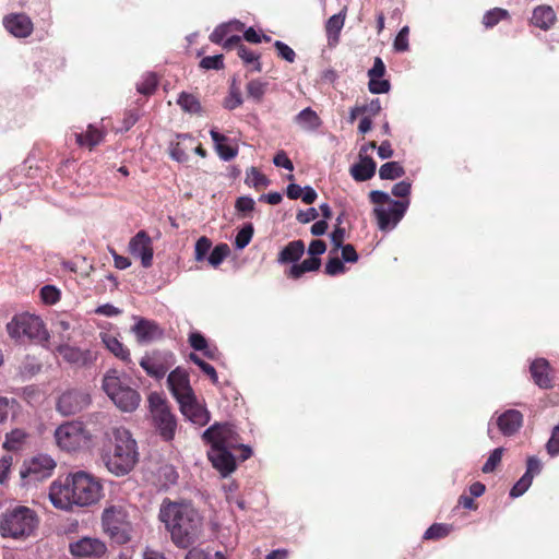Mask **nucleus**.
Returning <instances> with one entry per match:
<instances>
[{
	"instance_id": "obj_1",
	"label": "nucleus",
	"mask_w": 559,
	"mask_h": 559,
	"mask_svg": "<svg viewBox=\"0 0 559 559\" xmlns=\"http://www.w3.org/2000/svg\"><path fill=\"white\" fill-rule=\"evenodd\" d=\"M158 518L169 532L173 543L180 548L193 545L203 530L202 515L188 502L165 499L160 504Z\"/></svg>"
},
{
	"instance_id": "obj_2",
	"label": "nucleus",
	"mask_w": 559,
	"mask_h": 559,
	"mask_svg": "<svg viewBox=\"0 0 559 559\" xmlns=\"http://www.w3.org/2000/svg\"><path fill=\"white\" fill-rule=\"evenodd\" d=\"M102 487L90 474L76 472L69 475L63 484L50 486L51 503L61 510H70L72 506L86 507L98 501Z\"/></svg>"
},
{
	"instance_id": "obj_3",
	"label": "nucleus",
	"mask_w": 559,
	"mask_h": 559,
	"mask_svg": "<svg viewBox=\"0 0 559 559\" xmlns=\"http://www.w3.org/2000/svg\"><path fill=\"white\" fill-rule=\"evenodd\" d=\"M138 459L136 442L130 431L123 427L114 428L103 454L107 469L116 476H123L135 466Z\"/></svg>"
},
{
	"instance_id": "obj_4",
	"label": "nucleus",
	"mask_w": 559,
	"mask_h": 559,
	"mask_svg": "<svg viewBox=\"0 0 559 559\" xmlns=\"http://www.w3.org/2000/svg\"><path fill=\"white\" fill-rule=\"evenodd\" d=\"M130 378L117 369H109L102 380V389L110 401L126 413L134 412L141 402L140 393L130 384Z\"/></svg>"
},
{
	"instance_id": "obj_5",
	"label": "nucleus",
	"mask_w": 559,
	"mask_h": 559,
	"mask_svg": "<svg viewBox=\"0 0 559 559\" xmlns=\"http://www.w3.org/2000/svg\"><path fill=\"white\" fill-rule=\"evenodd\" d=\"M38 523V516L33 509L17 506L1 514L0 534L2 537L23 539L34 534Z\"/></svg>"
},
{
	"instance_id": "obj_6",
	"label": "nucleus",
	"mask_w": 559,
	"mask_h": 559,
	"mask_svg": "<svg viewBox=\"0 0 559 559\" xmlns=\"http://www.w3.org/2000/svg\"><path fill=\"white\" fill-rule=\"evenodd\" d=\"M369 199L377 205L373 213L378 226L382 230L394 227L402 219L409 205V200H392L388 193L379 190L371 191Z\"/></svg>"
},
{
	"instance_id": "obj_7",
	"label": "nucleus",
	"mask_w": 559,
	"mask_h": 559,
	"mask_svg": "<svg viewBox=\"0 0 559 559\" xmlns=\"http://www.w3.org/2000/svg\"><path fill=\"white\" fill-rule=\"evenodd\" d=\"M7 331L10 337L16 341L28 340L44 344L49 338L43 320L26 312L15 314L7 324Z\"/></svg>"
},
{
	"instance_id": "obj_8",
	"label": "nucleus",
	"mask_w": 559,
	"mask_h": 559,
	"mask_svg": "<svg viewBox=\"0 0 559 559\" xmlns=\"http://www.w3.org/2000/svg\"><path fill=\"white\" fill-rule=\"evenodd\" d=\"M202 439L205 443L210 444L212 449H240L242 460H247L252 454L249 447L240 443L238 433L229 424L216 423L212 425L202 433Z\"/></svg>"
},
{
	"instance_id": "obj_9",
	"label": "nucleus",
	"mask_w": 559,
	"mask_h": 559,
	"mask_svg": "<svg viewBox=\"0 0 559 559\" xmlns=\"http://www.w3.org/2000/svg\"><path fill=\"white\" fill-rule=\"evenodd\" d=\"M91 433L82 421L72 420L60 425L55 431L57 445L68 452L85 449L91 442Z\"/></svg>"
},
{
	"instance_id": "obj_10",
	"label": "nucleus",
	"mask_w": 559,
	"mask_h": 559,
	"mask_svg": "<svg viewBox=\"0 0 559 559\" xmlns=\"http://www.w3.org/2000/svg\"><path fill=\"white\" fill-rule=\"evenodd\" d=\"M150 412L153 424L159 436L165 441H170L175 437L177 421L175 415L170 412L167 402L157 393H151L148 396Z\"/></svg>"
},
{
	"instance_id": "obj_11",
	"label": "nucleus",
	"mask_w": 559,
	"mask_h": 559,
	"mask_svg": "<svg viewBox=\"0 0 559 559\" xmlns=\"http://www.w3.org/2000/svg\"><path fill=\"white\" fill-rule=\"evenodd\" d=\"M104 531L118 544H126L131 538V524L122 507L111 506L103 512Z\"/></svg>"
},
{
	"instance_id": "obj_12",
	"label": "nucleus",
	"mask_w": 559,
	"mask_h": 559,
	"mask_svg": "<svg viewBox=\"0 0 559 559\" xmlns=\"http://www.w3.org/2000/svg\"><path fill=\"white\" fill-rule=\"evenodd\" d=\"M174 365L171 352L153 350L146 353L140 360V366L152 378L162 379Z\"/></svg>"
},
{
	"instance_id": "obj_13",
	"label": "nucleus",
	"mask_w": 559,
	"mask_h": 559,
	"mask_svg": "<svg viewBox=\"0 0 559 559\" xmlns=\"http://www.w3.org/2000/svg\"><path fill=\"white\" fill-rule=\"evenodd\" d=\"M91 402V395L87 392L71 389L59 396L56 407L61 415L71 416L85 409Z\"/></svg>"
},
{
	"instance_id": "obj_14",
	"label": "nucleus",
	"mask_w": 559,
	"mask_h": 559,
	"mask_svg": "<svg viewBox=\"0 0 559 559\" xmlns=\"http://www.w3.org/2000/svg\"><path fill=\"white\" fill-rule=\"evenodd\" d=\"M55 468L56 462L51 456L38 454L25 464L20 474L22 478L38 481L50 477Z\"/></svg>"
},
{
	"instance_id": "obj_15",
	"label": "nucleus",
	"mask_w": 559,
	"mask_h": 559,
	"mask_svg": "<svg viewBox=\"0 0 559 559\" xmlns=\"http://www.w3.org/2000/svg\"><path fill=\"white\" fill-rule=\"evenodd\" d=\"M167 384L178 404L190 401L195 395L190 385L188 372L180 367H177L168 374Z\"/></svg>"
},
{
	"instance_id": "obj_16",
	"label": "nucleus",
	"mask_w": 559,
	"mask_h": 559,
	"mask_svg": "<svg viewBox=\"0 0 559 559\" xmlns=\"http://www.w3.org/2000/svg\"><path fill=\"white\" fill-rule=\"evenodd\" d=\"M70 552L76 558H100L107 547L103 540L97 537H82L69 545Z\"/></svg>"
},
{
	"instance_id": "obj_17",
	"label": "nucleus",
	"mask_w": 559,
	"mask_h": 559,
	"mask_svg": "<svg viewBox=\"0 0 559 559\" xmlns=\"http://www.w3.org/2000/svg\"><path fill=\"white\" fill-rule=\"evenodd\" d=\"M55 352L71 366L76 368H85L96 360V356L90 349L71 346L69 344H60Z\"/></svg>"
},
{
	"instance_id": "obj_18",
	"label": "nucleus",
	"mask_w": 559,
	"mask_h": 559,
	"mask_svg": "<svg viewBox=\"0 0 559 559\" xmlns=\"http://www.w3.org/2000/svg\"><path fill=\"white\" fill-rule=\"evenodd\" d=\"M358 254L355 247H335L330 252V259L325 265V273L329 275H336L344 272L343 262H356Z\"/></svg>"
},
{
	"instance_id": "obj_19",
	"label": "nucleus",
	"mask_w": 559,
	"mask_h": 559,
	"mask_svg": "<svg viewBox=\"0 0 559 559\" xmlns=\"http://www.w3.org/2000/svg\"><path fill=\"white\" fill-rule=\"evenodd\" d=\"M180 412L182 415L192 424L203 427L205 426L210 419L211 414L206 409V407L199 403L197 396H192L190 401L181 402L179 404Z\"/></svg>"
},
{
	"instance_id": "obj_20",
	"label": "nucleus",
	"mask_w": 559,
	"mask_h": 559,
	"mask_svg": "<svg viewBox=\"0 0 559 559\" xmlns=\"http://www.w3.org/2000/svg\"><path fill=\"white\" fill-rule=\"evenodd\" d=\"M5 29L15 37H28L34 29L32 20L24 13H12L3 19Z\"/></svg>"
},
{
	"instance_id": "obj_21",
	"label": "nucleus",
	"mask_w": 559,
	"mask_h": 559,
	"mask_svg": "<svg viewBox=\"0 0 559 559\" xmlns=\"http://www.w3.org/2000/svg\"><path fill=\"white\" fill-rule=\"evenodd\" d=\"M385 64L380 57L374 58L373 67L368 71V88L372 94H384L391 88L389 80L382 79L385 74Z\"/></svg>"
},
{
	"instance_id": "obj_22",
	"label": "nucleus",
	"mask_w": 559,
	"mask_h": 559,
	"mask_svg": "<svg viewBox=\"0 0 559 559\" xmlns=\"http://www.w3.org/2000/svg\"><path fill=\"white\" fill-rule=\"evenodd\" d=\"M195 144V138L191 134H177L176 140L170 142L169 155L178 163H186L189 159V153L192 152Z\"/></svg>"
},
{
	"instance_id": "obj_23",
	"label": "nucleus",
	"mask_w": 559,
	"mask_h": 559,
	"mask_svg": "<svg viewBox=\"0 0 559 559\" xmlns=\"http://www.w3.org/2000/svg\"><path fill=\"white\" fill-rule=\"evenodd\" d=\"M231 451L233 450L211 448L210 451L207 452L209 460L224 477L229 475L236 468V461Z\"/></svg>"
},
{
	"instance_id": "obj_24",
	"label": "nucleus",
	"mask_w": 559,
	"mask_h": 559,
	"mask_svg": "<svg viewBox=\"0 0 559 559\" xmlns=\"http://www.w3.org/2000/svg\"><path fill=\"white\" fill-rule=\"evenodd\" d=\"M534 383L540 389L548 390L554 386L551 367L545 358L535 359L530 367Z\"/></svg>"
},
{
	"instance_id": "obj_25",
	"label": "nucleus",
	"mask_w": 559,
	"mask_h": 559,
	"mask_svg": "<svg viewBox=\"0 0 559 559\" xmlns=\"http://www.w3.org/2000/svg\"><path fill=\"white\" fill-rule=\"evenodd\" d=\"M326 247H309V258L300 264H294L288 270V276L293 278L300 277L304 273L318 270L321 262L319 255L325 251Z\"/></svg>"
},
{
	"instance_id": "obj_26",
	"label": "nucleus",
	"mask_w": 559,
	"mask_h": 559,
	"mask_svg": "<svg viewBox=\"0 0 559 559\" xmlns=\"http://www.w3.org/2000/svg\"><path fill=\"white\" fill-rule=\"evenodd\" d=\"M132 332L141 344L153 342L163 336V330L155 322L143 318H140L136 324L132 326Z\"/></svg>"
},
{
	"instance_id": "obj_27",
	"label": "nucleus",
	"mask_w": 559,
	"mask_h": 559,
	"mask_svg": "<svg viewBox=\"0 0 559 559\" xmlns=\"http://www.w3.org/2000/svg\"><path fill=\"white\" fill-rule=\"evenodd\" d=\"M523 425V414L518 409H508L497 418V426L502 435L513 436Z\"/></svg>"
},
{
	"instance_id": "obj_28",
	"label": "nucleus",
	"mask_w": 559,
	"mask_h": 559,
	"mask_svg": "<svg viewBox=\"0 0 559 559\" xmlns=\"http://www.w3.org/2000/svg\"><path fill=\"white\" fill-rule=\"evenodd\" d=\"M100 338L106 348L127 366H133L130 350L114 335L102 333Z\"/></svg>"
},
{
	"instance_id": "obj_29",
	"label": "nucleus",
	"mask_w": 559,
	"mask_h": 559,
	"mask_svg": "<svg viewBox=\"0 0 559 559\" xmlns=\"http://www.w3.org/2000/svg\"><path fill=\"white\" fill-rule=\"evenodd\" d=\"M556 13L549 5H539L534 9L531 22L540 29L548 31L556 22Z\"/></svg>"
},
{
	"instance_id": "obj_30",
	"label": "nucleus",
	"mask_w": 559,
	"mask_h": 559,
	"mask_svg": "<svg viewBox=\"0 0 559 559\" xmlns=\"http://www.w3.org/2000/svg\"><path fill=\"white\" fill-rule=\"evenodd\" d=\"M376 167L371 157H359V162L352 166L350 175L356 181H367L374 176Z\"/></svg>"
},
{
	"instance_id": "obj_31",
	"label": "nucleus",
	"mask_w": 559,
	"mask_h": 559,
	"mask_svg": "<svg viewBox=\"0 0 559 559\" xmlns=\"http://www.w3.org/2000/svg\"><path fill=\"white\" fill-rule=\"evenodd\" d=\"M210 135L214 142L216 152L222 159L230 160L237 155L238 150L227 144L228 138L226 135L214 129L210 131Z\"/></svg>"
},
{
	"instance_id": "obj_32",
	"label": "nucleus",
	"mask_w": 559,
	"mask_h": 559,
	"mask_svg": "<svg viewBox=\"0 0 559 559\" xmlns=\"http://www.w3.org/2000/svg\"><path fill=\"white\" fill-rule=\"evenodd\" d=\"M105 133L90 124L85 132L75 133L76 143L80 146H86L90 150H93L96 145H98L104 140Z\"/></svg>"
},
{
	"instance_id": "obj_33",
	"label": "nucleus",
	"mask_w": 559,
	"mask_h": 559,
	"mask_svg": "<svg viewBox=\"0 0 559 559\" xmlns=\"http://www.w3.org/2000/svg\"><path fill=\"white\" fill-rule=\"evenodd\" d=\"M28 438L29 435L24 429H13L5 435L3 448L8 451L22 450L26 445Z\"/></svg>"
},
{
	"instance_id": "obj_34",
	"label": "nucleus",
	"mask_w": 559,
	"mask_h": 559,
	"mask_svg": "<svg viewBox=\"0 0 559 559\" xmlns=\"http://www.w3.org/2000/svg\"><path fill=\"white\" fill-rule=\"evenodd\" d=\"M345 22V14L338 13L332 15L326 24H325V32L328 36V43L329 46H334L337 44L340 38V33L344 26Z\"/></svg>"
},
{
	"instance_id": "obj_35",
	"label": "nucleus",
	"mask_w": 559,
	"mask_h": 559,
	"mask_svg": "<svg viewBox=\"0 0 559 559\" xmlns=\"http://www.w3.org/2000/svg\"><path fill=\"white\" fill-rule=\"evenodd\" d=\"M510 20L511 15L508 10L502 8H493L484 14L481 22L486 28H492L498 23Z\"/></svg>"
},
{
	"instance_id": "obj_36",
	"label": "nucleus",
	"mask_w": 559,
	"mask_h": 559,
	"mask_svg": "<svg viewBox=\"0 0 559 559\" xmlns=\"http://www.w3.org/2000/svg\"><path fill=\"white\" fill-rule=\"evenodd\" d=\"M296 121L306 130H316L321 124L319 116L310 107L302 109L296 116Z\"/></svg>"
},
{
	"instance_id": "obj_37",
	"label": "nucleus",
	"mask_w": 559,
	"mask_h": 559,
	"mask_svg": "<svg viewBox=\"0 0 559 559\" xmlns=\"http://www.w3.org/2000/svg\"><path fill=\"white\" fill-rule=\"evenodd\" d=\"M405 175L404 167L399 162H388L381 165L379 177L383 180H395Z\"/></svg>"
},
{
	"instance_id": "obj_38",
	"label": "nucleus",
	"mask_w": 559,
	"mask_h": 559,
	"mask_svg": "<svg viewBox=\"0 0 559 559\" xmlns=\"http://www.w3.org/2000/svg\"><path fill=\"white\" fill-rule=\"evenodd\" d=\"M177 104L183 111L189 114H199L201 111L199 99L194 95L186 92L180 93Z\"/></svg>"
},
{
	"instance_id": "obj_39",
	"label": "nucleus",
	"mask_w": 559,
	"mask_h": 559,
	"mask_svg": "<svg viewBox=\"0 0 559 559\" xmlns=\"http://www.w3.org/2000/svg\"><path fill=\"white\" fill-rule=\"evenodd\" d=\"M242 104V96L239 85L237 84L236 79H233L229 86V94L224 99V107L226 109L233 110L239 107Z\"/></svg>"
},
{
	"instance_id": "obj_40",
	"label": "nucleus",
	"mask_w": 559,
	"mask_h": 559,
	"mask_svg": "<svg viewBox=\"0 0 559 559\" xmlns=\"http://www.w3.org/2000/svg\"><path fill=\"white\" fill-rule=\"evenodd\" d=\"M237 55L243 61L245 64H253L252 71H262L259 53L254 52L253 50L249 49L243 45L239 47Z\"/></svg>"
},
{
	"instance_id": "obj_41",
	"label": "nucleus",
	"mask_w": 559,
	"mask_h": 559,
	"mask_svg": "<svg viewBox=\"0 0 559 559\" xmlns=\"http://www.w3.org/2000/svg\"><path fill=\"white\" fill-rule=\"evenodd\" d=\"M158 85V79L155 73L145 74L142 80L136 84V91L140 94L150 96L155 93Z\"/></svg>"
},
{
	"instance_id": "obj_42",
	"label": "nucleus",
	"mask_w": 559,
	"mask_h": 559,
	"mask_svg": "<svg viewBox=\"0 0 559 559\" xmlns=\"http://www.w3.org/2000/svg\"><path fill=\"white\" fill-rule=\"evenodd\" d=\"M246 88L248 97L252 98L257 103H260L266 92L267 83L254 79L248 82Z\"/></svg>"
},
{
	"instance_id": "obj_43",
	"label": "nucleus",
	"mask_w": 559,
	"mask_h": 559,
	"mask_svg": "<svg viewBox=\"0 0 559 559\" xmlns=\"http://www.w3.org/2000/svg\"><path fill=\"white\" fill-rule=\"evenodd\" d=\"M451 532V526L443 523H435L424 534L425 539H440L448 536Z\"/></svg>"
},
{
	"instance_id": "obj_44",
	"label": "nucleus",
	"mask_w": 559,
	"mask_h": 559,
	"mask_svg": "<svg viewBox=\"0 0 559 559\" xmlns=\"http://www.w3.org/2000/svg\"><path fill=\"white\" fill-rule=\"evenodd\" d=\"M246 183L248 186L254 187L255 189H259L266 187L269 185V179L255 167H251L247 173Z\"/></svg>"
},
{
	"instance_id": "obj_45",
	"label": "nucleus",
	"mask_w": 559,
	"mask_h": 559,
	"mask_svg": "<svg viewBox=\"0 0 559 559\" xmlns=\"http://www.w3.org/2000/svg\"><path fill=\"white\" fill-rule=\"evenodd\" d=\"M305 247H284L280 253L281 262H295L304 254Z\"/></svg>"
},
{
	"instance_id": "obj_46",
	"label": "nucleus",
	"mask_w": 559,
	"mask_h": 559,
	"mask_svg": "<svg viewBox=\"0 0 559 559\" xmlns=\"http://www.w3.org/2000/svg\"><path fill=\"white\" fill-rule=\"evenodd\" d=\"M41 300L47 305H55L60 299V290L52 285H45L40 289Z\"/></svg>"
},
{
	"instance_id": "obj_47",
	"label": "nucleus",
	"mask_w": 559,
	"mask_h": 559,
	"mask_svg": "<svg viewBox=\"0 0 559 559\" xmlns=\"http://www.w3.org/2000/svg\"><path fill=\"white\" fill-rule=\"evenodd\" d=\"M533 476L528 474H524L518 483L512 487L510 491V496L513 498H518L522 496L532 485Z\"/></svg>"
},
{
	"instance_id": "obj_48",
	"label": "nucleus",
	"mask_w": 559,
	"mask_h": 559,
	"mask_svg": "<svg viewBox=\"0 0 559 559\" xmlns=\"http://www.w3.org/2000/svg\"><path fill=\"white\" fill-rule=\"evenodd\" d=\"M190 359L195 365H198L205 374H207L210 377V379L212 380L213 383L218 382V377H217L216 370L212 365L205 362L195 354H190Z\"/></svg>"
},
{
	"instance_id": "obj_49",
	"label": "nucleus",
	"mask_w": 559,
	"mask_h": 559,
	"mask_svg": "<svg viewBox=\"0 0 559 559\" xmlns=\"http://www.w3.org/2000/svg\"><path fill=\"white\" fill-rule=\"evenodd\" d=\"M503 449L497 448L495 449L489 457L487 459L486 463L484 464L481 471L484 473H491L496 469V467L500 464L502 459Z\"/></svg>"
},
{
	"instance_id": "obj_50",
	"label": "nucleus",
	"mask_w": 559,
	"mask_h": 559,
	"mask_svg": "<svg viewBox=\"0 0 559 559\" xmlns=\"http://www.w3.org/2000/svg\"><path fill=\"white\" fill-rule=\"evenodd\" d=\"M408 34L409 28L408 26H404L399 34L396 35L393 47L399 52H404L408 50Z\"/></svg>"
},
{
	"instance_id": "obj_51",
	"label": "nucleus",
	"mask_w": 559,
	"mask_h": 559,
	"mask_svg": "<svg viewBox=\"0 0 559 559\" xmlns=\"http://www.w3.org/2000/svg\"><path fill=\"white\" fill-rule=\"evenodd\" d=\"M200 67L205 70H221L224 68L223 55L207 56L200 61Z\"/></svg>"
},
{
	"instance_id": "obj_52",
	"label": "nucleus",
	"mask_w": 559,
	"mask_h": 559,
	"mask_svg": "<svg viewBox=\"0 0 559 559\" xmlns=\"http://www.w3.org/2000/svg\"><path fill=\"white\" fill-rule=\"evenodd\" d=\"M132 252L135 255H139L141 259V263L144 267H148L152 265L153 261V248L152 247H131Z\"/></svg>"
},
{
	"instance_id": "obj_53",
	"label": "nucleus",
	"mask_w": 559,
	"mask_h": 559,
	"mask_svg": "<svg viewBox=\"0 0 559 559\" xmlns=\"http://www.w3.org/2000/svg\"><path fill=\"white\" fill-rule=\"evenodd\" d=\"M274 47H275V49L277 51V56L280 58H282L290 63H293L295 61L296 53L288 45H286L285 43H283L281 40H276L274 43Z\"/></svg>"
},
{
	"instance_id": "obj_54",
	"label": "nucleus",
	"mask_w": 559,
	"mask_h": 559,
	"mask_svg": "<svg viewBox=\"0 0 559 559\" xmlns=\"http://www.w3.org/2000/svg\"><path fill=\"white\" fill-rule=\"evenodd\" d=\"M229 254V247H214L207 261L212 266H217Z\"/></svg>"
},
{
	"instance_id": "obj_55",
	"label": "nucleus",
	"mask_w": 559,
	"mask_h": 559,
	"mask_svg": "<svg viewBox=\"0 0 559 559\" xmlns=\"http://www.w3.org/2000/svg\"><path fill=\"white\" fill-rule=\"evenodd\" d=\"M229 33L230 26L227 23L221 24L211 33L210 40L217 45L223 44Z\"/></svg>"
},
{
	"instance_id": "obj_56",
	"label": "nucleus",
	"mask_w": 559,
	"mask_h": 559,
	"mask_svg": "<svg viewBox=\"0 0 559 559\" xmlns=\"http://www.w3.org/2000/svg\"><path fill=\"white\" fill-rule=\"evenodd\" d=\"M412 183L409 181L403 180L395 183L392 188V194L401 200H409L408 197L411 194Z\"/></svg>"
},
{
	"instance_id": "obj_57",
	"label": "nucleus",
	"mask_w": 559,
	"mask_h": 559,
	"mask_svg": "<svg viewBox=\"0 0 559 559\" xmlns=\"http://www.w3.org/2000/svg\"><path fill=\"white\" fill-rule=\"evenodd\" d=\"M253 236L252 224H246L237 234L234 245H248Z\"/></svg>"
},
{
	"instance_id": "obj_58",
	"label": "nucleus",
	"mask_w": 559,
	"mask_h": 559,
	"mask_svg": "<svg viewBox=\"0 0 559 559\" xmlns=\"http://www.w3.org/2000/svg\"><path fill=\"white\" fill-rule=\"evenodd\" d=\"M546 448H547V452L551 456L559 454V426H556L552 429L551 437L548 440Z\"/></svg>"
},
{
	"instance_id": "obj_59",
	"label": "nucleus",
	"mask_w": 559,
	"mask_h": 559,
	"mask_svg": "<svg viewBox=\"0 0 559 559\" xmlns=\"http://www.w3.org/2000/svg\"><path fill=\"white\" fill-rule=\"evenodd\" d=\"M346 237V229L342 227V219L337 217V223L334 230L331 234L332 245H343Z\"/></svg>"
},
{
	"instance_id": "obj_60",
	"label": "nucleus",
	"mask_w": 559,
	"mask_h": 559,
	"mask_svg": "<svg viewBox=\"0 0 559 559\" xmlns=\"http://www.w3.org/2000/svg\"><path fill=\"white\" fill-rule=\"evenodd\" d=\"M235 209L240 213L252 212L254 209V201L250 197H239L236 200Z\"/></svg>"
},
{
	"instance_id": "obj_61",
	"label": "nucleus",
	"mask_w": 559,
	"mask_h": 559,
	"mask_svg": "<svg viewBox=\"0 0 559 559\" xmlns=\"http://www.w3.org/2000/svg\"><path fill=\"white\" fill-rule=\"evenodd\" d=\"M273 163L277 167H283L289 171L294 170L293 162L288 158L287 154L284 151H278L275 154Z\"/></svg>"
},
{
	"instance_id": "obj_62",
	"label": "nucleus",
	"mask_w": 559,
	"mask_h": 559,
	"mask_svg": "<svg viewBox=\"0 0 559 559\" xmlns=\"http://www.w3.org/2000/svg\"><path fill=\"white\" fill-rule=\"evenodd\" d=\"M189 343L190 346L195 350H204L207 347V342L205 337L198 332H193L190 334Z\"/></svg>"
},
{
	"instance_id": "obj_63",
	"label": "nucleus",
	"mask_w": 559,
	"mask_h": 559,
	"mask_svg": "<svg viewBox=\"0 0 559 559\" xmlns=\"http://www.w3.org/2000/svg\"><path fill=\"white\" fill-rule=\"evenodd\" d=\"M12 466V456L4 455L0 459V484L4 483Z\"/></svg>"
},
{
	"instance_id": "obj_64",
	"label": "nucleus",
	"mask_w": 559,
	"mask_h": 559,
	"mask_svg": "<svg viewBox=\"0 0 559 559\" xmlns=\"http://www.w3.org/2000/svg\"><path fill=\"white\" fill-rule=\"evenodd\" d=\"M318 217V212L314 207H310L306 211H299L296 215L298 222L306 224L314 221Z\"/></svg>"
}]
</instances>
